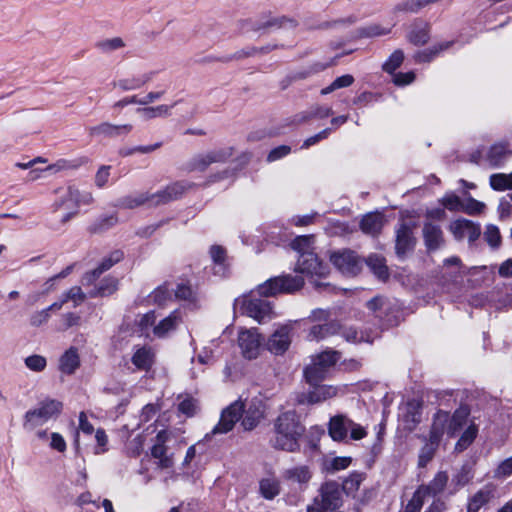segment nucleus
I'll use <instances>...</instances> for the list:
<instances>
[{
    "instance_id": "1",
    "label": "nucleus",
    "mask_w": 512,
    "mask_h": 512,
    "mask_svg": "<svg viewBox=\"0 0 512 512\" xmlns=\"http://www.w3.org/2000/svg\"><path fill=\"white\" fill-rule=\"evenodd\" d=\"M304 285V279L299 275H281L273 277L257 286L254 291L242 301V311L259 323L271 319L273 314L270 301L262 297H273L282 293H294Z\"/></svg>"
},
{
    "instance_id": "2",
    "label": "nucleus",
    "mask_w": 512,
    "mask_h": 512,
    "mask_svg": "<svg viewBox=\"0 0 512 512\" xmlns=\"http://www.w3.org/2000/svg\"><path fill=\"white\" fill-rule=\"evenodd\" d=\"M274 435L270 444L274 449L296 452L300 448L299 440L305 432L300 415L295 410L284 411L274 420Z\"/></svg>"
},
{
    "instance_id": "3",
    "label": "nucleus",
    "mask_w": 512,
    "mask_h": 512,
    "mask_svg": "<svg viewBox=\"0 0 512 512\" xmlns=\"http://www.w3.org/2000/svg\"><path fill=\"white\" fill-rule=\"evenodd\" d=\"M243 413L241 425L246 431L253 430L264 418V410L261 403H252L247 410H244L243 403L235 401L222 412L219 423L213 428L212 433L223 434L231 431Z\"/></svg>"
},
{
    "instance_id": "4",
    "label": "nucleus",
    "mask_w": 512,
    "mask_h": 512,
    "mask_svg": "<svg viewBox=\"0 0 512 512\" xmlns=\"http://www.w3.org/2000/svg\"><path fill=\"white\" fill-rule=\"evenodd\" d=\"M55 193L58 197L52 205L53 211H67L61 219L62 223H66L76 216L81 205H90L94 201L92 193L80 191L75 185H68L66 188H58L55 190Z\"/></svg>"
},
{
    "instance_id": "5",
    "label": "nucleus",
    "mask_w": 512,
    "mask_h": 512,
    "mask_svg": "<svg viewBox=\"0 0 512 512\" xmlns=\"http://www.w3.org/2000/svg\"><path fill=\"white\" fill-rule=\"evenodd\" d=\"M62 408V402L55 399H45L39 402L37 407L29 409L24 414V429L34 430L49 420L56 419L60 415Z\"/></svg>"
},
{
    "instance_id": "6",
    "label": "nucleus",
    "mask_w": 512,
    "mask_h": 512,
    "mask_svg": "<svg viewBox=\"0 0 512 512\" xmlns=\"http://www.w3.org/2000/svg\"><path fill=\"white\" fill-rule=\"evenodd\" d=\"M340 359V353L335 350H327L312 359V363L304 369V376L310 385L323 381L328 371Z\"/></svg>"
},
{
    "instance_id": "7",
    "label": "nucleus",
    "mask_w": 512,
    "mask_h": 512,
    "mask_svg": "<svg viewBox=\"0 0 512 512\" xmlns=\"http://www.w3.org/2000/svg\"><path fill=\"white\" fill-rule=\"evenodd\" d=\"M233 155V148H217L200 152L192 156L185 164L188 172H204L210 165L224 163Z\"/></svg>"
},
{
    "instance_id": "8",
    "label": "nucleus",
    "mask_w": 512,
    "mask_h": 512,
    "mask_svg": "<svg viewBox=\"0 0 512 512\" xmlns=\"http://www.w3.org/2000/svg\"><path fill=\"white\" fill-rule=\"evenodd\" d=\"M295 270L310 278H325L329 274V266L323 263L314 252H304L299 255Z\"/></svg>"
},
{
    "instance_id": "9",
    "label": "nucleus",
    "mask_w": 512,
    "mask_h": 512,
    "mask_svg": "<svg viewBox=\"0 0 512 512\" xmlns=\"http://www.w3.org/2000/svg\"><path fill=\"white\" fill-rule=\"evenodd\" d=\"M318 492L319 494L315 498H319V503H321L324 508L333 511L342 506L343 492L341 486L336 481L324 482Z\"/></svg>"
},
{
    "instance_id": "10",
    "label": "nucleus",
    "mask_w": 512,
    "mask_h": 512,
    "mask_svg": "<svg viewBox=\"0 0 512 512\" xmlns=\"http://www.w3.org/2000/svg\"><path fill=\"white\" fill-rule=\"evenodd\" d=\"M333 265L345 275H356L361 269V261L355 252L342 250L335 252L330 257Z\"/></svg>"
},
{
    "instance_id": "11",
    "label": "nucleus",
    "mask_w": 512,
    "mask_h": 512,
    "mask_svg": "<svg viewBox=\"0 0 512 512\" xmlns=\"http://www.w3.org/2000/svg\"><path fill=\"white\" fill-rule=\"evenodd\" d=\"M124 258V253L121 250L112 251L107 257H104L99 265L90 272H87L82 277V284L89 286L106 271L112 268L115 264L119 263Z\"/></svg>"
},
{
    "instance_id": "12",
    "label": "nucleus",
    "mask_w": 512,
    "mask_h": 512,
    "mask_svg": "<svg viewBox=\"0 0 512 512\" xmlns=\"http://www.w3.org/2000/svg\"><path fill=\"white\" fill-rule=\"evenodd\" d=\"M238 343L245 358L255 359L258 356L261 338L256 329L241 331L238 336Z\"/></svg>"
},
{
    "instance_id": "13",
    "label": "nucleus",
    "mask_w": 512,
    "mask_h": 512,
    "mask_svg": "<svg viewBox=\"0 0 512 512\" xmlns=\"http://www.w3.org/2000/svg\"><path fill=\"white\" fill-rule=\"evenodd\" d=\"M313 389L308 393H301L297 396L298 404H316L332 398L336 395L337 389L327 385H312Z\"/></svg>"
},
{
    "instance_id": "14",
    "label": "nucleus",
    "mask_w": 512,
    "mask_h": 512,
    "mask_svg": "<svg viewBox=\"0 0 512 512\" xmlns=\"http://www.w3.org/2000/svg\"><path fill=\"white\" fill-rule=\"evenodd\" d=\"M190 187H191V185L184 181L175 182V183L168 185L163 190H159V191L153 193L154 206L163 205L170 201L178 199Z\"/></svg>"
},
{
    "instance_id": "15",
    "label": "nucleus",
    "mask_w": 512,
    "mask_h": 512,
    "mask_svg": "<svg viewBox=\"0 0 512 512\" xmlns=\"http://www.w3.org/2000/svg\"><path fill=\"white\" fill-rule=\"evenodd\" d=\"M144 205L155 207L153 193L137 192L132 195H126L118 198L113 204L114 207L120 209H135Z\"/></svg>"
},
{
    "instance_id": "16",
    "label": "nucleus",
    "mask_w": 512,
    "mask_h": 512,
    "mask_svg": "<svg viewBox=\"0 0 512 512\" xmlns=\"http://www.w3.org/2000/svg\"><path fill=\"white\" fill-rule=\"evenodd\" d=\"M450 230L458 240L468 238L474 242L480 236V226L467 219H457L450 225Z\"/></svg>"
},
{
    "instance_id": "17",
    "label": "nucleus",
    "mask_w": 512,
    "mask_h": 512,
    "mask_svg": "<svg viewBox=\"0 0 512 512\" xmlns=\"http://www.w3.org/2000/svg\"><path fill=\"white\" fill-rule=\"evenodd\" d=\"M168 432L161 430L156 435V442L151 449V455L158 459V466L162 469H167L173 466V459L167 455V448L165 443L168 440Z\"/></svg>"
},
{
    "instance_id": "18",
    "label": "nucleus",
    "mask_w": 512,
    "mask_h": 512,
    "mask_svg": "<svg viewBox=\"0 0 512 512\" xmlns=\"http://www.w3.org/2000/svg\"><path fill=\"white\" fill-rule=\"evenodd\" d=\"M290 331L288 326L277 329L267 342L268 350L276 355L283 354L291 343Z\"/></svg>"
},
{
    "instance_id": "19",
    "label": "nucleus",
    "mask_w": 512,
    "mask_h": 512,
    "mask_svg": "<svg viewBox=\"0 0 512 512\" xmlns=\"http://www.w3.org/2000/svg\"><path fill=\"white\" fill-rule=\"evenodd\" d=\"M352 420L345 415H336L329 421L328 432L334 441L346 439Z\"/></svg>"
},
{
    "instance_id": "20",
    "label": "nucleus",
    "mask_w": 512,
    "mask_h": 512,
    "mask_svg": "<svg viewBox=\"0 0 512 512\" xmlns=\"http://www.w3.org/2000/svg\"><path fill=\"white\" fill-rule=\"evenodd\" d=\"M131 124L114 125L109 122H103L99 125L89 128L91 136L117 137L121 134H128L132 130Z\"/></svg>"
},
{
    "instance_id": "21",
    "label": "nucleus",
    "mask_w": 512,
    "mask_h": 512,
    "mask_svg": "<svg viewBox=\"0 0 512 512\" xmlns=\"http://www.w3.org/2000/svg\"><path fill=\"white\" fill-rule=\"evenodd\" d=\"M448 412L438 410L432 418V424L428 438L440 444L444 434L448 435Z\"/></svg>"
},
{
    "instance_id": "22",
    "label": "nucleus",
    "mask_w": 512,
    "mask_h": 512,
    "mask_svg": "<svg viewBox=\"0 0 512 512\" xmlns=\"http://www.w3.org/2000/svg\"><path fill=\"white\" fill-rule=\"evenodd\" d=\"M414 246V238L412 236L411 228L402 223L396 230V244L395 250L398 256H404L408 251L412 250Z\"/></svg>"
},
{
    "instance_id": "23",
    "label": "nucleus",
    "mask_w": 512,
    "mask_h": 512,
    "mask_svg": "<svg viewBox=\"0 0 512 512\" xmlns=\"http://www.w3.org/2000/svg\"><path fill=\"white\" fill-rule=\"evenodd\" d=\"M470 410L467 406H461L452 415L448 413V437H455L468 423Z\"/></svg>"
},
{
    "instance_id": "24",
    "label": "nucleus",
    "mask_w": 512,
    "mask_h": 512,
    "mask_svg": "<svg viewBox=\"0 0 512 512\" xmlns=\"http://www.w3.org/2000/svg\"><path fill=\"white\" fill-rule=\"evenodd\" d=\"M282 477L286 481L297 483L301 488H306L312 478V471L308 466L300 465L286 469Z\"/></svg>"
},
{
    "instance_id": "25",
    "label": "nucleus",
    "mask_w": 512,
    "mask_h": 512,
    "mask_svg": "<svg viewBox=\"0 0 512 512\" xmlns=\"http://www.w3.org/2000/svg\"><path fill=\"white\" fill-rule=\"evenodd\" d=\"M340 333V324L336 321L318 323L313 325L307 335L310 341H320L329 336Z\"/></svg>"
},
{
    "instance_id": "26",
    "label": "nucleus",
    "mask_w": 512,
    "mask_h": 512,
    "mask_svg": "<svg viewBox=\"0 0 512 512\" xmlns=\"http://www.w3.org/2000/svg\"><path fill=\"white\" fill-rule=\"evenodd\" d=\"M384 224V217L381 213L371 212L363 216L360 221V229L370 236H377Z\"/></svg>"
},
{
    "instance_id": "27",
    "label": "nucleus",
    "mask_w": 512,
    "mask_h": 512,
    "mask_svg": "<svg viewBox=\"0 0 512 512\" xmlns=\"http://www.w3.org/2000/svg\"><path fill=\"white\" fill-rule=\"evenodd\" d=\"M448 474L444 471L438 472L435 477L427 485H421L417 490L424 496H436L444 491L447 482Z\"/></svg>"
},
{
    "instance_id": "28",
    "label": "nucleus",
    "mask_w": 512,
    "mask_h": 512,
    "mask_svg": "<svg viewBox=\"0 0 512 512\" xmlns=\"http://www.w3.org/2000/svg\"><path fill=\"white\" fill-rule=\"evenodd\" d=\"M80 366V356L77 348L70 347L59 359V370L67 375L75 373Z\"/></svg>"
},
{
    "instance_id": "29",
    "label": "nucleus",
    "mask_w": 512,
    "mask_h": 512,
    "mask_svg": "<svg viewBox=\"0 0 512 512\" xmlns=\"http://www.w3.org/2000/svg\"><path fill=\"white\" fill-rule=\"evenodd\" d=\"M423 237L429 250H436L443 242V233L440 226L432 222L424 224Z\"/></svg>"
},
{
    "instance_id": "30",
    "label": "nucleus",
    "mask_w": 512,
    "mask_h": 512,
    "mask_svg": "<svg viewBox=\"0 0 512 512\" xmlns=\"http://www.w3.org/2000/svg\"><path fill=\"white\" fill-rule=\"evenodd\" d=\"M493 497L492 490L484 487L471 496L467 503V512H478L482 507L490 502Z\"/></svg>"
},
{
    "instance_id": "31",
    "label": "nucleus",
    "mask_w": 512,
    "mask_h": 512,
    "mask_svg": "<svg viewBox=\"0 0 512 512\" xmlns=\"http://www.w3.org/2000/svg\"><path fill=\"white\" fill-rule=\"evenodd\" d=\"M259 492L267 500H272L280 494V481L275 476L262 478L259 482Z\"/></svg>"
},
{
    "instance_id": "32",
    "label": "nucleus",
    "mask_w": 512,
    "mask_h": 512,
    "mask_svg": "<svg viewBox=\"0 0 512 512\" xmlns=\"http://www.w3.org/2000/svg\"><path fill=\"white\" fill-rule=\"evenodd\" d=\"M179 323V316L177 311H173L169 316L162 319L153 328V333L158 338L165 337L169 332L176 329Z\"/></svg>"
},
{
    "instance_id": "33",
    "label": "nucleus",
    "mask_w": 512,
    "mask_h": 512,
    "mask_svg": "<svg viewBox=\"0 0 512 512\" xmlns=\"http://www.w3.org/2000/svg\"><path fill=\"white\" fill-rule=\"evenodd\" d=\"M117 288L118 280L113 277H106L97 286H95L88 295L92 298L106 297L112 295Z\"/></svg>"
},
{
    "instance_id": "34",
    "label": "nucleus",
    "mask_w": 512,
    "mask_h": 512,
    "mask_svg": "<svg viewBox=\"0 0 512 512\" xmlns=\"http://www.w3.org/2000/svg\"><path fill=\"white\" fill-rule=\"evenodd\" d=\"M422 440L425 442V444L419 452L418 466L424 468L433 459L440 444L426 436H423Z\"/></svg>"
},
{
    "instance_id": "35",
    "label": "nucleus",
    "mask_w": 512,
    "mask_h": 512,
    "mask_svg": "<svg viewBox=\"0 0 512 512\" xmlns=\"http://www.w3.org/2000/svg\"><path fill=\"white\" fill-rule=\"evenodd\" d=\"M154 354L150 348L141 347L132 356V363L139 370H149L153 365Z\"/></svg>"
},
{
    "instance_id": "36",
    "label": "nucleus",
    "mask_w": 512,
    "mask_h": 512,
    "mask_svg": "<svg viewBox=\"0 0 512 512\" xmlns=\"http://www.w3.org/2000/svg\"><path fill=\"white\" fill-rule=\"evenodd\" d=\"M367 266L373 274L380 280L385 281L389 277L388 267L385 259L379 255H370L366 260Z\"/></svg>"
},
{
    "instance_id": "37",
    "label": "nucleus",
    "mask_w": 512,
    "mask_h": 512,
    "mask_svg": "<svg viewBox=\"0 0 512 512\" xmlns=\"http://www.w3.org/2000/svg\"><path fill=\"white\" fill-rule=\"evenodd\" d=\"M333 111L330 107L326 106H314L311 107L310 110L301 112L295 116L294 121L297 123H303L306 122L312 118H327L328 116L332 115Z\"/></svg>"
},
{
    "instance_id": "38",
    "label": "nucleus",
    "mask_w": 512,
    "mask_h": 512,
    "mask_svg": "<svg viewBox=\"0 0 512 512\" xmlns=\"http://www.w3.org/2000/svg\"><path fill=\"white\" fill-rule=\"evenodd\" d=\"M210 255L215 264L214 273L220 276H225L226 267H225V257L226 252L222 246L213 245L210 248Z\"/></svg>"
},
{
    "instance_id": "39",
    "label": "nucleus",
    "mask_w": 512,
    "mask_h": 512,
    "mask_svg": "<svg viewBox=\"0 0 512 512\" xmlns=\"http://www.w3.org/2000/svg\"><path fill=\"white\" fill-rule=\"evenodd\" d=\"M478 433V427L476 424L471 422L467 428L464 430L462 435L460 436L459 440L457 441L455 445V450L458 452H462L463 450L467 449L472 442L475 440Z\"/></svg>"
},
{
    "instance_id": "40",
    "label": "nucleus",
    "mask_w": 512,
    "mask_h": 512,
    "mask_svg": "<svg viewBox=\"0 0 512 512\" xmlns=\"http://www.w3.org/2000/svg\"><path fill=\"white\" fill-rule=\"evenodd\" d=\"M408 40L414 45H424L429 40V29L426 23L415 24L408 35Z\"/></svg>"
},
{
    "instance_id": "41",
    "label": "nucleus",
    "mask_w": 512,
    "mask_h": 512,
    "mask_svg": "<svg viewBox=\"0 0 512 512\" xmlns=\"http://www.w3.org/2000/svg\"><path fill=\"white\" fill-rule=\"evenodd\" d=\"M118 223L117 214L102 215L98 217L90 226L92 233H102Z\"/></svg>"
},
{
    "instance_id": "42",
    "label": "nucleus",
    "mask_w": 512,
    "mask_h": 512,
    "mask_svg": "<svg viewBox=\"0 0 512 512\" xmlns=\"http://www.w3.org/2000/svg\"><path fill=\"white\" fill-rule=\"evenodd\" d=\"M451 42H444L433 46L432 48L419 51L414 55V59L417 63H425L432 61L441 51L446 50L450 47Z\"/></svg>"
},
{
    "instance_id": "43",
    "label": "nucleus",
    "mask_w": 512,
    "mask_h": 512,
    "mask_svg": "<svg viewBox=\"0 0 512 512\" xmlns=\"http://www.w3.org/2000/svg\"><path fill=\"white\" fill-rule=\"evenodd\" d=\"M172 106L168 105H158L155 107H144V108H138L136 112L144 119V120H150L157 117H167L169 116L170 109Z\"/></svg>"
},
{
    "instance_id": "44",
    "label": "nucleus",
    "mask_w": 512,
    "mask_h": 512,
    "mask_svg": "<svg viewBox=\"0 0 512 512\" xmlns=\"http://www.w3.org/2000/svg\"><path fill=\"white\" fill-rule=\"evenodd\" d=\"M490 186L496 191L512 189V172L510 174L496 173L490 176Z\"/></svg>"
},
{
    "instance_id": "45",
    "label": "nucleus",
    "mask_w": 512,
    "mask_h": 512,
    "mask_svg": "<svg viewBox=\"0 0 512 512\" xmlns=\"http://www.w3.org/2000/svg\"><path fill=\"white\" fill-rule=\"evenodd\" d=\"M126 46L121 37L107 38L98 41L95 47L102 53H111Z\"/></svg>"
},
{
    "instance_id": "46",
    "label": "nucleus",
    "mask_w": 512,
    "mask_h": 512,
    "mask_svg": "<svg viewBox=\"0 0 512 512\" xmlns=\"http://www.w3.org/2000/svg\"><path fill=\"white\" fill-rule=\"evenodd\" d=\"M428 4H430L428 0H406L398 3L394 7V12L416 13Z\"/></svg>"
},
{
    "instance_id": "47",
    "label": "nucleus",
    "mask_w": 512,
    "mask_h": 512,
    "mask_svg": "<svg viewBox=\"0 0 512 512\" xmlns=\"http://www.w3.org/2000/svg\"><path fill=\"white\" fill-rule=\"evenodd\" d=\"M247 26H249L247 28V30L251 29V30H254V31H260V30H263V29H266V28H269V27H272L274 25H278V26H283L284 24H289L290 26L294 27L295 24H294V21L293 20H290V19H274V20H271V21H267L263 24H259L257 22H253L251 20L249 21H246L245 23Z\"/></svg>"
},
{
    "instance_id": "48",
    "label": "nucleus",
    "mask_w": 512,
    "mask_h": 512,
    "mask_svg": "<svg viewBox=\"0 0 512 512\" xmlns=\"http://www.w3.org/2000/svg\"><path fill=\"white\" fill-rule=\"evenodd\" d=\"M405 422L410 430L414 429L421 422V408L419 405L408 404Z\"/></svg>"
},
{
    "instance_id": "49",
    "label": "nucleus",
    "mask_w": 512,
    "mask_h": 512,
    "mask_svg": "<svg viewBox=\"0 0 512 512\" xmlns=\"http://www.w3.org/2000/svg\"><path fill=\"white\" fill-rule=\"evenodd\" d=\"M64 301L67 303L69 301L73 302V306L77 307L81 303H83L87 297V295L82 291L81 287L73 286L63 294Z\"/></svg>"
},
{
    "instance_id": "50",
    "label": "nucleus",
    "mask_w": 512,
    "mask_h": 512,
    "mask_svg": "<svg viewBox=\"0 0 512 512\" xmlns=\"http://www.w3.org/2000/svg\"><path fill=\"white\" fill-rule=\"evenodd\" d=\"M363 480L362 474L353 473L347 479L344 480L343 485L341 486L342 492L346 494L355 493Z\"/></svg>"
},
{
    "instance_id": "51",
    "label": "nucleus",
    "mask_w": 512,
    "mask_h": 512,
    "mask_svg": "<svg viewBox=\"0 0 512 512\" xmlns=\"http://www.w3.org/2000/svg\"><path fill=\"white\" fill-rule=\"evenodd\" d=\"M25 365L28 369L34 372H41L47 366V360L44 356L34 354L25 358Z\"/></svg>"
},
{
    "instance_id": "52",
    "label": "nucleus",
    "mask_w": 512,
    "mask_h": 512,
    "mask_svg": "<svg viewBox=\"0 0 512 512\" xmlns=\"http://www.w3.org/2000/svg\"><path fill=\"white\" fill-rule=\"evenodd\" d=\"M313 239V236L310 235L298 236L291 242V247L299 252L300 255L304 252H312L310 249L313 244Z\"/></svg>"
},
{
    "instance_id": "53",
    "label": "nucleus",
    "mask_w": 512,
    "mask_h": 512,
    "mask_svg": "<svg viewBox=\"0 0 512 512\" xmlns=\"http://www.w3.org/2000/svg\"><path fill=\"white\" fill-rule=\"evenodd\" d=\"M506 151L507 148L504 144L493 145L488 153V160L490 164L494 167L499 166L506 154Z\"/></svg>"
},
{
    "instance_id": "54",
    "label": "nucleus",
    "mask_w": 512,
    "mask_h": 512,
    "mask_svg": "<svg viewBox=\"0 0 512 512\" xmlns=\"http://www.w3.org/2000/svg\"><path fill=\"white\" fill-rule=\"evenodd\" d=\"M404 53L401 50L394 51L389 59L383 64V70L393 73L403 62Z\"/></svg>"
},
{
    "instance_id": "55",
    "label": "nucleus",
    "mask_w": 512,
    "mask_h": 512,
    "mask_svg": "<svg viewBox=\"0 0 512 512\" xmlns=\"http://www.w3.org/2000/svg\"><path fill=\"white\" fill-rule=\"evenodd\" d=\"M340 333L343 336V338L348 342H372V340L369 337H364L363 333H361L359 336L358 331L353 327L342 328L340 326Z\"/></svg>"
},
{
    "instance_id": "56",
    "label": "nucleus",
    "mask_w": 512,
    "mask_h": 512,
    "mask_svg": "<svg viewBox=\"0 0 512 512\" xmlns=\"http://www.w3.org/2000/svg\"><path fill=\"white\" fill-rule=\"evenodd\" d=\"M390 33V29L383 28L378 24H371L366 27H363L360 30V35L363 37H377L382 35H387Z\"/></svg>"
},
{
    "instance_id": "57",
    "label": "nucleus",
    "mask_w": 512,
    "mask_h": 512,
    "mask_svg": "<svg viewBox=\"0 0 512 512\" xmlns=\"http://www.w3.org/2000/svg\"><path fill=\"white\" fill-rule=\"evenodd\" d=\"M424 499L425 497L416 490L403 512H420L424 504Z\"/></svg>"
},
{
    "instance_id": "58",
    "label": "nucleus",
    "mask_w": 512,
    "mask_h": 512,
    "mask_svg": "<svg viewBox=\"0 0 512 512\" xmlns=\"http://www.w3.org/2000/svg\"><path fill=\"white\" fill-rule=\"evenodd\" d=\"M484 207V203L470 197L462 204V211L469 215H475L481 213Z\"/></svg>"
},
{
    "instance_id": "59",
    "label": "nucleus",
    "mask_w": 512,
    "mask_h": 512,
    "mask_svg": "<svg viewBox=\"0 0 512 512\" xmlns=\"http://www.w3.org/2000/svg\"><path fill=\"white\" fill-rule=\"evenodd\" d=\"M197 408V402L191 397L184 398L178 404V410L188 417L195 415Z\"/></svg>"
},
{
    "instance_id": "60",
    "label": "nucleus",
    "mask_w": 512,
    "mask_h": 512,
    "mask_svg": "<svg viewBox=\"0 0 512 512\" xmlns=\"http://www.w3.org/2000/svg\"><path fill=\"white\" fill-rule=\"evenodd\" d=\"M79 165H80L79 163L70 162V161H68L66 159H60L56 163L48 165L45 168V171L46 172H50V173H56V172H59L61 170L75 169Z\"/></svg>"
},
{
    "instance_id": "61",
    "label": "nucleus",
    "mask_w": 512,
    "mask_h": 512,
    "mask_svg": "<svg viewBox=\"0 0 512 512\" xmlns=\"http://www.w3.org/2000/svg\"><path fill=\"white\" fill-rule=\"evenodd\" d=\"M485 238L491 247L497 248L501 242L499 229L494 225L488 226L485 231Z\"/></svg>"
},
{
    "instance_id": "62",
    "label": "nucleus",
    "mask_w": 512,
    "mask_h": 512,
    "mask_svg": "<svg viewBox=\"0 0 512 512\" xmlns=\"http://www.w3.org/2000/svg\"><path fill=\"white\" fill-rule=\"evenodd\" d=\"M350 463V457H335L330 461L329 465L327 466V470L331 472L344 470L350 465Z\"/></svg>"
},
{
    "instance_id": "63",
    "label": "nucleus",
    "mask_w": 512,
    "mask_h": 512,
    "mask_svg": "<svg viewBox=\"0 0 512 512\" xmlns=\"http://www.w3.org/2000/svg\"><path fill=\"white\" fill-rule=\"evenodd\" d=\"M123 91L135 90L143 86V81L139 78L121 79L114 84Z\"/></svg>"
},
{
    "instance_id": "64",
    "label": "nucleus",
    "mask_w": 512,
    "mask_h": 512,
    "mask_svg": "<svg viewBox=\"0 0 512 512\" xmlns=\"http://www.w3.org/2000/svg\"><path fill=\"white\" fill-rule=\"evenodd\" d=\"M512 474V457L502 461L495 470L496 477H507Z\"/></svg>"
}]
</instances>
